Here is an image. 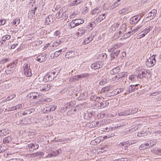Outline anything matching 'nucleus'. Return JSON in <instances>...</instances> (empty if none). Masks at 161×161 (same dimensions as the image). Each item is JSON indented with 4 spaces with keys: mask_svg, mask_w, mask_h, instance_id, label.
I'll return each instance as SVG.
<instances>
[{
    "mask_svg": "<svg viewBox=\"0 0 161 161\" xmlns=\"http://www.w3.org/2000/svg\"><path fill=\"white\" fill-rule=\"evenodd\" d=\"M57 107V106L56 105H52L50 106L48 108H47L48 110V108H49L50 111H53L55 110Z\"/></svg>",
    "mask_w": 161,
    "mask_h": 161,
    "instance_id": "nucleus-52",
    "label": "nucleus"
},
{
    "mask_svg": "<svg viewBox=\"0 0 161 161\" xmlns=\"http://www.w3.org/2000/svg\"><path fill=\"white\" fill-rule=\"evenodd\" d=\"M35 110L33 108H30L29 109L25 110L22 113L23 115H25L26 114H30L31 113L33 112Z\"/></svg>",
    "mask_w": 161,
    "mask_h": 161,
    "instance_id": "nucleus-29",
    "label": "nucleus"
},
{
    "mask_svg": "<svg viewBox=\"0 0 161 161\" xmlns=\"http://www.w3.org/2000/svg\"><path fill=\"white\" fill-rule=\"evenodd\" d=\"M52 84H49L44 85L40 87V90L41 91H47L51 88Z\"/></svg>",
    "mask_w": 161,
    "mask_h": 161,
    "instance_id": "nucleus-13",
    "label": "nucleus"
},
{
    "mask_svg": "<svg viewBox=\"0 0 161 161\" xmlns=\"http://www.w3.org/2000/svg\"><path fill=\"white\" fill-rule=\"evenodd\" d=\"M120 1H117L116 2H115L114 4L112 5V6L111 7V9H113L114 8L116 7L119 4V2Z\"/></svg>",
    "mask_w": 161,
    "mask_h": 161,
    "instance_id": "nucleus-53",
    "label": "nucleus"
},
{
    "mask_svg": "<svg viewBox=\"0 0 161 161\" xmlns=\"http://www.w3.org/2000/svg\"><path fill=\"white\" fill-rule=\"evenodd\" d=\"M146 135H147V132H145L144 131L139 132L137 134V136L139 137L144 136Z\"/></svg>",
    "mask_w": 161,
    "mask_h": 161,
    "instance_id": "nucleus-47",
    "label": "nucleus"
},
{
    "mask_svg": "<svg viewBox=\"0 0 161 161\" xmlns=\"http://www.w3.org/2000/svg\"><path fill=\"white\" fill-rule=\"evenodd\" d=\"M37 7H35L31 9H30L28 13V17L30 18H32L35 15V11L36 10Z\"/></svg>",
    "mask_w": 161,
    "mask_h": 161,
    "instance_id": "nucleus-15",
    "label": "nucleus"
},
{
    "mask_svg": "<svg viewBox=\"0 0 161 161\" xmlns=\"http://www.w3.org/2000/svg\"><path fill=\"white\" fill-rule=\"evenodd\" d=\"M64 13V12L63 11V9H60L59 12L56 14V18L58 19L60 18V17H62Z\"/></svg>",
    "mask_w": 161,
    "mask_h": 161,
    "instance_id": "nucleus-33",
    "label": "nucleus"
},
{
    "mask_svg": "<svg viewBox=\"0 0 161 161\" xmlns=\"http://www.w3.org/2000/svg\"><path fill=\"white\" fill-rule=\"evenodd\" d=\"M119 67H117L113 69L111 71V74L114 75L119 72Z\"/></svg>",
    "mask_w": 161,
    "mask_h": 161,
    "instance_id": "nucleus-34",
    "label": "nucleus"
},
{
    "mask_svg": "<svg viewBox=\"0 0 161 161\" xmlns=\"http://www.w3.org/2000/svg\"><path fill=\"white\" fill-rule=\"evenodd\" d=\"M142 27L141 26L135 28V29L131 32V34L133 35L138 32Z\"/></svg>",
    "mask_w": 161,
    "mask_h": 161,
    "instance_id": "nucleus-43",
    "label": "nucleus"
},
{
    "mask_svg": "<svg viewBox=\"0 0 161 161\" xmlns=\"http://www.w3.org/2000/svg\"><path fill=\"white\" fill-rule=\"evenodd\" d=\"M97 96L95 95H92L91 96V100L92 101L96 102L97 98Z\"/></svg>",
    "mask_w": 161,
    "mask_h": 161,
    "instance_id": "nucleus-61",
    "label": "nucleus"
},
{
    "mask_svg": "<svg viewBox=\"0 0 161 161\" xmlns=\"http://www.w3.org/2000/svg\"><path fill=\"white\" fill-rule=\"evenodd\" d=\"M110 88L111 86H107L102 88L101 91L102 92H106L109 91Z\"/></svg>",
    "mask_w": 161,
    "mask_h": 161,
    "instance_id": "nucleus-49",
    "label": "nucleus"
},
{
    "mask_svg": "<svg viewBox=\"0 0 161 161\" xmlns=\"http://www.w3.org/2000/svg\"><path fill=\"white\" fill-rule=\"evenodd\" d=\"M30 67V65L28 63L25 64L24 65V74L27 77H30L32 75Z\"/></svg>",
    "mask_w": 161,
    "mask_h": 161,
    "instance_id": "nucleus-6",
    "label": "nucleus"
},
{
    "mask_svg": "<svg viewBox=\"0 0 161 161\" xmlns=\"http://www.w3.org/2000/svg\"><path fill=\"white\" fill-rule=\"evenodd\" d=\"M157 141L155 139L153 140H150L147 142V143H148V147L152 146L155 145L157 143Z\"/></svg>",
    "mask_w": 161,
    "mask_h": 161,
    "instance_id": "nucleus-28",
    "label": "nucleus"
},
{
    "mask_svg": "<svg viewBox=\"0 0 161 161\" xmlns=\"http://www.w3.org/2000/svg\"><path fill=\"white\" fill-rule=\"evenodd\" d=\"M148 145L147 142L145 144H142L139 146V148L141 150L147 149L148 147Z\"/></svg>",
    "mask_w": 161,
    "mask_h": 161,
    "instance_id": "nucleus-37",
    "label": "nucleus"
},
{
    "mask_svg": "<svg viewBox=\"0 0 161 161\" xmlns=\"http://www.w3.org/2000/svg\"><path fill=\"white\" fill-rule=\"evenodd\" d=\"M10 60V59L9 58H2L0 59V64H4Z\"/></svg>",
    "mask_w": 161,
    "mask_h": 161,
    "instance_id": "nucleus-36",
    "label": "nucleus"
},
{
    "mask_svg": "<svg viewBox=\"0 0 161 161\" xmlns=\"http://www.w3.org/2000/svg\"><path fill=\"white\" fill-rule=\"evenodd\" d=\"M129 12L130 11L127 8H124L120 10L119 12V13L120 14L127 13Z\"/></svg>",
    "mask_w": 161,
    "mask_h": 161,
    "instance_id": "nucleus-40",
    "label": "nucleus"
},
{
    "mask_svg": "<svg viewBox=\"0 0 161 161\" xmlns=\"http://www.w3.org/2000/svg\"><path fill=\"white\" fill-rule=\"evenodd\" d=\"M138 128L137 127V126H135L133 128H132L130 130V131H131V132H134L136 131V130H137Z\"/></svg>",
    "mask_w": 161,
    "mask_h": 161,
    "instance_id": "nucleus-62",
    "label": "nucleus"
},
{
    "mask_svg": "<svg viewBox=\"0 0 161 161\" xmlns=\"http://www.w3.org/2000/svg\"><path fill=\"white\" fill-rule=\"evenodd\" d=\"M122 45V43H117L115 45H113L111 48V51L112 53L110 54L111 60L112 61L116 58L119 53V50L118 48Z\"/></svg>",
    "mask_w": 161,
    "mask_h": 161,
    "instance_id": "nucleus-1",
    "label": "nucleus"
},
{
    "mask_svg": "<svg viewBox=\"0 0 161 161\" xmlns=\"http://www.w3.org/2000/svg\"><path fill=\"white\" fill-rule=\"evenodd\" d=\"M126 28V25L125 24H123L122 25L121 28H120V29H121L122 30V31L125 32Z\"/></svg>",
    "mask_w": 161,
    "mask_h": 161,
    "instance_id": "nucleus-59",
    "label": "nucleus"
},
{
    "mask_svg": "<svg viewBox=\"0 0 161 161\" xmlns=\"http://www.w3.org/2000/svg\"><path fill=\"white\" fill-rule=\"evenodd\" d=\"M155 56V55H153L147 60L145 62V65L147 68H151L154 65L156 62Z\"/></svg>",
    "mask_w": 161,
    "mask_h": 161,
    "instance_id": "nucleus-4",
    "label": "nucleus"
},
{
    "mask_svg": "<svg viewBox=\"0 0 161 161\" xmlns=\"http://www.w3.org/2000/svg\"><path fill=\"white\" fill-rule=\"evenodd\" d=\"M94 38V36H90L87 38H85L83 42V43L85 45L88 44L93 40Z\"/></svg>",
    "mask_w": 161,
    "mask_h": 161,
    "instance_id": "nucleus-23",
    "label": "nucleus"
},
{
    "mask_svg": "<svg viewBox=\"0 0 161 161\" xmlns=\"http://www.w3.org/2000/svg\"><path fill=\"white\" fill-rule=\"evenodd\" d=\"M103 65V63L102 61H99L93 63L91 65V68L94 69H97L101 68Z\"/></svg>",
    "mask_w": 161,
    "mask_h": 161,
    "instance_id": "nucleus-10",
    "label": "nucleus"
},
{
    "mask_svg": "<svg viewBox=\"0 0 161 161\" xmlns=\"http://www.w3.org/2000/svg\"><path fill=\"white\" fill-rule=\"evenodd\" d=\"M19 23V19L18 18H16L14 19L12 22H11L12 25L14 26L15 25L16 26L17 25H18Z\"/></svg>",
    "mask_w": 161,
    "mask_h": 161,
    "instance_id": "nucleus-35",
    "label": "nucleus"
},
{
    "mask_svg": "<svg viewBox=\"0 0 161 161\" xmlns=\"http://www.w3.org/2000/svg\"><path fill=\"white\" fill-rule=\"evenodd\" d=\"M101 12V10L100 8L98 7L94 9L91 11V13L92 15L94 16L97 15Z\"/></svg>",
    "mask_w": 161,
    "mask_h": 161,
    "instance_id": "nucleus-22",
    "label": "nucleus"
},
{
    "mask_svg": "<svg viewBox=\"0 0 161 161\" xmlns=\"http://www.w3.org/2000/svg\"><path fill=\"white\" fill-rule=\"evenodd\" d=\"M75 52L72 50H70L68 51L65 55V57L66 58H71L75 57Z\"/></svg>",
    "mask_w": 161,
    "mask_h": 161,
    "instance_id": "nucleus-18",
    "label": "nucleus"
},
{
    "mask_svg": "<svg viewBox=\"0 0 161 161\" xmlns=\"http://www.w3.org/2000/svg\"><path fill=\"white\" fill-rule=\"evenodd\" d=\"M36 60L40 63L44 61L46 59V56L45 55H39L35 58Z\"/></svg>",
    "mask_w": 161,
    "mask_h": 161,
    "instance_id": "nucleus-17",
    "label": "nucleus"
},
{
    "mask_svg": "<svg viewBox=\"0 0 161 161\" xmlns=\"http://www.w3.org/2000/svg\"><path fill=\"white\" fill-rule=\"evenodd\" d=\"M151 151L153 153L161 156V149L154 148L151 149Z\"/></svg>",
    "mask_w": 161,
    "mask_h": 161,
    "instance_id": "nucleus-24",
    "label": "nucleus"
},
{
    "mask_svg": "<svg viewBox=\"0 0 161 161\" xmlns=\"http://www.w3.org/2000/svg\"><path fill=\"white\" fill-rule=\"evenodd\" d=\"M68 26L71 28H73L76 26H77V24H76V21H75V20H74L69 23Z\"/></svg>",
    "mask_w": 161,
    "mask_h": 161,
    "instance_id": "nucleus-30",
    "label": "nucleus"
},
{
    "mask_svg": "<svg viewBox=\"0 0 161 161\" xmlns=\"http://www.w3.org/2000/svg\"><path fill=\"white\" fill-rule=\"evenodd\" d=\"M141 16L140 15L134 16L130 19V22L132 24L137 23L141 19Z\"/></svg>",
    "mask_w": 161,
    "mask_h": 161,
    "instance_id": "nucleus-11",
    "label": "nucleus"
},
{
    "mask_svg": "<svg viewBox=\"0 0 161 161\" xmlns=\"http://www.w3.org/2000/svg\"><path fill=\"white\" fill-rule=\"evenodd\" d=\"M42 41H37L36 42V45L37 46H39L41 44H42Z\"/></svg>",
    "mask_w": 161,
    "mask_h": 161,
    "instance_id": "nucleus-63",
    "label": "nucleus"
},
{
    "mask_svg": "<svg viewBox=\"0 0 161 161\" xmlns=\"http://www.w3.org/2000/svg\"><path fill=\"white\" fill-rule=\"evenodd\" d=\"M45 19L44 23L46 25L50 24L53 21V19L52 15H49L47 16Z\"/></svg>",
    "mask_w": 161,
    "mask_h": 161,
    "instance_id": "nucleus-14",
    "label": "nucleus"
},
{
    "mask_svg": "<svg viewBox=\"0 0 161 161\" xmlns=\"http://www.w3.org/2000/svg\"><path fill=\"white\" fill-rule=\"evenodd\" d=\"M62 50V49H60L58 51L55 52L54 54V55L55 56V57H57L58 55H60L61 53V52Z\"/></svg>",
    "mask_w": 161,
    "mask_h": 161,
    "instance_id": "nucleus-57",
    "label": "nucleus"
},
{
    "mask_svg": "<svg viewBox=\"0 0 161 161\" xmlns=\"http://www.w3.org/2000/svg\"><path fill=\"white\" fill-rule=\"evenodd\" d=\"M139 78L138 75H131L129 76V79L132 82H136L138 80V78Z\"/></svg>",
    "mask_w": 161,
    "mask_h": 161,
    "instance_id": "nucleus-21",
    "label": "nucleus"
},
{
    "mask_svg": "<svg viewBox=\"0 0 161 161\" xmlns=\"http://www.w3.org/2000/svg\"><path fill=\"white\" fill-rule=\"evenodd\" d=\"M138 75L140 79L143 78H147L150 76V72L148 70L142 69L139 71Z\"/></svg>",
    "mask_w": 161,
    "mask_h": 161,
    "instance_id": "nucleus-5",
    "label": "nucleus"
},
{
    "mask_svg": "<svg viewBox=\"0 0 161 161\" xmlns=\"http://www.w3.org/2000/svg\"><path fill=\"white\" fill-rule=\"evenodd\" d=\"M16 63V62H15V61H13L12 62V63H10V64H9L8 66V68H12L15 66Z\"/></svg>",
    "mask_w": 161,
    "mask_h": 161,
    "instance_id": "nucleus-48",
    "label": "nucleus"
},
{
    "mask_svg": "<svg viewBox=\"0 0 161 161\" xmlns=\"http://www.w3.org/2000/svg\"><path fill=\"white\" fill-rule=\"evenodd\" d=\"M99 104L100 105H98V106L100 107V108H102L108 106L109 103L108 102L104 101L100 103Z\"/></svg>",
    "mask_w": 161,
    "mask_h": 161,
    "instance_id": "nucleus-26",
    "label": "nucleus"
},
{
    "mask_svg": "<svg viewBox=\"0 0 161 161\" xmlns=\"http://www.w3.org/2000/svg\"><path fill=\"white\" fill-rule=\"evenodd\" d=\"M138 142V141L136 140L129 141L125 142V144L126 145H131L135 143Z\"/></svg>",
    "mask_w": 161,
    "mask_h": 161,
    "instance_id": "nucleus-39",
    "label": "nucleus"
},
{
    "mask_svg": "<svg viewBox=\"0 0 161 161\" xmlns=\"http://www.w3.org/2000/svg\"><path fill=\"white\" fill-rule=\"evenodd\" d=\"M89 31H88L87 32V31L86 30L83 29V28H80L77 30V31L76 32L75 35L78 37H80L84 34L86 33H88V32H89Z\"/></svg>",
    "mask_w": 161,
    "mask_h": 161,
    "instance_id": "nucleus-12",
    "label": "nucleus"
},
{
    "mask_svg": "<svg viewBox=\"0 0 161 161\" xmlns=\"http://www.w3.org/2000/svg\"><path fill=\"white\" fill-rule=\"evenodd\" d=\"M10 38L11 36L9 35H6L3 36L0 41V45L7 46L11 42L9 41Z\"/></svg>",
    "mask_w": 161,
    "mask_h": 161,
    "instance_id": "nucleus-3",
    "label": "nucleus"
},
{
    "mask_svg": "<svg viewBox=\"0 0 161 161\" xmlns=\"http://www.w3.org/2000/svg\"><path fill=\"white\" fill-rule=\"evenodd\" d=\"M131 86V85L130 86H129L127 88L126 92H125V94H126V93H131V92H133L132 90V89Z\"/></svg>",
    "mask_w": 161,
    "mask_h": 161,
    "instance_id": "nucleus-45",
    "label": "nucleus"
},
{
    "mask_svg": "<svg viewBox=\"0 0 161 161\" xmlns=\"http://www.w3.org/2000/svg\"><path fill=\"white\" fill-rule=\"evenodd\" d=\"M120 161H130L129 159L128 158H120Z\"/></svg>",
    "mask_w": 161,
    "mask_h": 161,
    "instance_id": "nucleus-64",
    "label": "nucleus"
},
{
    "mask_svg": "<svg viewBox=\"0 0 161 161\" xmlns=\"http://www.w3.org/2000/svg\"><path fill=\"white\" fill-rule=\"evenodd\" d=\"M108 81V80L106 76H103L102 77V79L99 82V84L101 85H103L106 83Z\"/></svg>",
    "mask_w": 161,
    "mask_h": 161,
    "instance_id": "nucleus-25",
    "label": "nucleus"
},
{
    "mask_svg": "<svg viewBox=\"0 0 161 161\" xmlns=\"http://www.w3.org/2000/svg\"><path fill=\"white\" fill-rule=\"evenodd\" d=\"M75 21L76 22V24L77 26L79 25L82 24L84 22V21L83 20L81 19H75Z\"/></svg>",
    "mask_w": 161,
    "mask_h": 161,
    "instance_id": "nucleus-42",
    "label": "nucleus"
},
{
    "mask_svg": "<svg viewBox=\"0 0 161 161\" xmlns=\"http://www.w3.org/2000/svg\"><path fill=\"white\" fill-rule=\"evenodd\" d=\"M129 111L128 109L126 110L123 111L122 112L119 113L118 115L119 116H123L125 115H130L129 113Z\"/></svg>",
    "mask_w": 161,
    "mask_h": 161,
    "instance_id": "nucleus-27",
    "label": "nucleus"
},
{
    "mask_svg": "<svg viewBox=\"0 0 161 161\" xmlns=\"http://www.w3.org/2000/svg\"><path fill=\"white\" fill-rule=\"evenodd\" d=\"M79 13L78 11H75L70 15L69 17L70 19L73 18H75L76 16L78 15Z\"/></svg>",
    "mask_w": 161,
    "mask_h": 161,
    "instance_id": "nucleus-44",
    "label": "nucleus"
},
{
    "mask_svg": "<svg viewBox=\"0 0 161 161\" xmlns=\"http://www.w3.org/2000/svg\"><path fill=\"white\" fill-rule=\"evenodd\" d=\"M128 109L129 111V113L130 114L136 113L138 110V108H134L131 109L128 108Z\"/></svg>",
    "mask_w": 161,
    "mask_h": 161,
    "instance_id": "nucleus-31",
    "label": "nucleus"
},
{
    "mask_svg": "<svg viewBox=\"0 0 161 161\" xmlns=\"http://www.w3.org/2000/svg\"><path fill=\"white\" fill-rule=\"evenodd\" d=\"M61 43V42L60 41L58 40L57 42H53L52 45V47H57Z\"/></svg>",
    "mask_w": 161,
    "mask_h": 161,
    "instance_id": "nucleus-51",
    "label": "nucleus"
},
{
    "mask_svg": "<svg viewBox=\"0 0 161 161\" xmlns=\"http://www.w3.org/2000/svg\"><path fill=\"white\" fill-rule=\"evenodd\" d=\"M145 36L144 35V34H143L142 33V32H141L140 33H139L137 35L136 38L137 39H139L142 37H144Z\"/></svg>",
    "mask_w": 161,
    "mask_h": 161,
    "instance_id": "nucleus-55",
    "label": "nucleus"
},
{
    "mask_svg": "<svg viewBox=\"0 0 161 161\" xmlns=\"http://www.w3.org/2000/svg\"><path fill=\"white\" fill-rule=\"evenodd\" d=\"M58 73L55 71L50 72L47 73L43 78V80L45 82L52 81L56 77Z\"/></svg>",
    "mask_w": 161,
    "mask_h": 161,
    "instance_id": "nucleus-2",
    "label": "nucleus"
},
{
    "mask_svg": "<svg viewBox=\"0 0 161 161\" xmlns=\"http://www.w3.org/2000/svg\"><path fill=\"white\" fill-rule=\"evenodd\" d=\"M30 100L37 99L39 100L42 96V94L37 92H32L29 93L27 96Z\"/></svg>",
    "mask_w": 161,
    "mask_h": 161,
    "instance_id": "nucleus-7",
    "label": "nucleus"
},
{
    "mask_svg": "<svg viewBox=\"0 0 161 161\" xmlns=\"http://www.w3.org/2000/svg\"><path fill=\"white\" fill-rule=\"evenodd\" d=\"M88 76V74H82L80 75L74 76L72 77L69 80V81L71 82H73L75 80H78L80 78H86Z\"/></svg>",
    "mask_w": 161,
    "mask_h": 161,
    "instance_id": "nucleus-8",
    "label": "nucleus"
},
{
    "mask_svg": "<svg viewBox=\"0 0 161 161\" xmlns=\"http://www.w3.org/2000/svg\"><path fill=\"white\" fill-rule=\"evenodd\" d=\"M157 13V10L155 9L152 10L148 14V15L147 18L149 17L150 19H153L155 16L156 14Z\"/></svg>",
    "mask_w": 161,
    "mask_h": 161,
    "instance_id": "nucleus-16",
    "label": "nucleus"
},
{
    "mask_svg": "<svg viewBox=\"0 0 161 161\" xmlns=\"http://www.w3.org/2000/svg\"><path fill=\"white\" fill-rule=\"evenodd\" d=\"M122 127L121 124H119L118 125H117V126L115 125V126L113 127H112L111 128V130H115L116 129H117L118 128L120 127Z\"/></svg>",
    "mask_w": 161,
    "mask_h": 161,
    "instance_id": "nucleus-56",
    "label": "nucleus"
},
{
    "mask_svg": "<svg viewBox=\"0 0 161 161\" xmlns=\"http://www.w3.org/2000/svg\"><path fill=\"white\" fill-rule=\"evenodd\" d=\"M153 28V27L152 25H149L147 26V28L142 31V33L144 34L145 36L150 31H151Z\"/></svg>",
    "mask_w": 161,
    "mask_h": 161,
    "instance_id": "nucleus-19",
    "label": "nucleus"
},
{
    "mask_svg": "<svg viewBox=\"0 0 161 161\" xmlns=\"http://www.w3.org/2000/svg\"><path fill=\"white\" fill-rule=\"evenodd\" d=\"M124 90V88H120L115 90V92H116V94H118L122 92Z\"/></svg>",
    "mask_w": 161,
    "mask_h": 161,
    "instance_id": "nucleus-46",
    "label": "nucleus"
},
{
    "mask_svg": "<svg viewBox=\"0 0 161 161\" xmlns=\"http://www.w3.org/2000/svg\"><path fill=\"white\" fill-rule=\"evenodd\" d=\"M30 151H33L36 150L39 147V145L36 143H31L28 145L27 147Z\"/></svg>",
    "mask_w": 161,
    "mask_h": 161,
    "instance_id": "nucleus-9",
    "label": "nucleus"
},
{
    "mask_svg": "<svg viewBox=\"0 0 161 161\" xmlns=\"http://www.w3.org/2000/svg\"><path fill=\"white\" fill-rule=\"evenodd\" d=\"M105 14H103L99 16L98 17L96 18L95 21L96 23H98L100 22L102 20L105 19Z\"/></svg>",
    "mask_w": 161,
    "mask_h": 161,
    "instance_id": "nucleus-20",
    "label": "nucleus"
},
{
    "mask_svg": "<svg viewBox=\"0 0 161 161\" xmlns=\"http://www.w3.org/2000/svg\"><path fill=\"white\" fill-rule=\"evenodd\" d=\"M7 133L5 130H0V136H3V134L6 135Z\"/></svg>",
    "mask_w": 161,
    "mask_h": 161,
    "instance_id": "nucleus-60",
    "label": "nucleus"
},
{
    "mask_svg": "<svg viewBox=\"0 0 161 161\" xmlns=\"http://www.w3.org/2000/svg\"><path fill=\"white\" fill-rule=\"evenodd\" d=\"M107 57V55L105 53H103L99 55L98 58L99 59L104 60L106 59Z\"/></svg>",
    "mask_w": 161,
    "mask_h": 161,
    "instance_id": "nucleus-38",
    "label": "nucleus"
},
{
    "mask_svg": "<svg viewBox=\"0 0 161 161\" xmlns=\"http://www.w3.org/2000/svg\"><path fill=\"white\" fill-rule=\"evenodd\" d=\"M126 75V74L124 73H120L118 74V78H121L123 77H125Z\"/></svg>",
    "mask_w": 161,
    "mask_h": 161,
    "instance_id": "nucleus-58",
    "label": "nucleus"
},
{
    "mask_svg": "<svg viewBox=\"0 0 161 161\" xmlns=\"http://www.w3.org/2000/svg\"><path fill=\"white\" fill-rule=\"evenodd\" d=\"M13 138L12 136H8L6 137L3 140L4 143H7L10 142Z\"/></svg>",
    "mask_w": 161,
    "mask_h": 161,
    "instance_id": "nucleus-32",
    "label": "nucleus"
},
{
    "mask_svg": "<svg viewBox=\"0 0 161 161\" xmlns=\"http://www.w3.org/2000/svg\"><path fill=\"white\" fill-rule=\"evenodd\" d=\"M80 3V2H77V1H71L69 3V7L77 5L78 3Z\"/></svg>",
    "mask_w": 161,
    "mask_h": 161,
    "instance_id": "nucleus-41",
    "label": "nucleus"
},
{
    "mask_svg": "<svg viewBox=\"0 0 161 161\" xmlns=\"http://www.w3.org/2000/svg\"><path fill=\"white\" fill-rule=\"evenodd\" d=\"M131 34V31L128 32L127 33H125L123 35V38L126 39L129 37Z\"/></svg>",
    "mask_w": 161,
    "mask_h": 161,
    "instance_id": "nucleus-50",
    "label": "nucleus"
},
{
    "mask_svg": "<svg viewBox=\"0 0 161 161\" xmlns=\"http://www.w3.org/2000/svg\"><path fill=\"white\" fill-rule=\"evenodd\" d=\"M138 86V85H131V86L132 89V92H134L136 90H138V87H136Z\"/></svg>",
    "mask_w": 161,
    "mask_h": 161,
    "instance_id": "nucleus-54",
    "label": "nucleus"
}]
</instances>
